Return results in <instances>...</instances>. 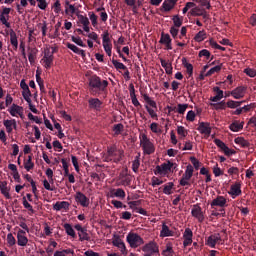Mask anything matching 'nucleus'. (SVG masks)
<instances>
[{
    "label": "nucleus",
    "mask_w": 256,
    "mask_h": 256,
    "mask_svg": "<svg viewBox=\"0 0 256 256\" xmlns=\"http://www.w3.org/2000/svg\"><path fill=\"white\" fill-rule=\"evenodd\" d=\"M107 87H109V81L103 80L97 75H92L88 79V89L91 95H101L107 91Z\"/></svg>",
    "instance_id": "f257e3e1"
},
{
    "label": "nucleus",
    "mask_w": 256,
    "mask_h": 256,
    "mask_svg": "<svg viewBox=\"0 0 256 256\" xmlns=\"http://www.w3.org/2000/svg\"><path fill=\"white\" fill-rule=\"evenodd\" d=\"M140 145L144 155H153L155 153V144L145 134L140 138Z\"/></svg>",
    "instance_id": "f03ea898"
},
{
    "label": "nucleus",
    "mask_w": 256,
    "mask_h": 256,
    "mask_svg": "<svg viewBox=\"0 0 256 256\" xmlns=\"http://www.w3.org/2000/svg\"><path fill=\"white\" fill-rule=\"evenodd\" d=\"M143 256H159V245L150 241L142 247Z\"/></svg>",
    "instance_id": "7ed1b4c3"
},
{
    "label": "nucleus",
    "mask_w": 256,
    "mask_h": 256,
    "mask_svg": "<svg viewBox=\"0 0 256 256\" xmlns=\"http://www.w3.org/2000/svg\"><path fill=\"white\" fill-rule=\"evenodd\" d=\"M127 243H129L130 247L136 249V247H141L145 243L141 236L137 233L130 232L126 237Z\"/></svg>",
    "instance_id": "20e7f679"
},
{
    "label": "nucleus",
    "mask_w": 256,
    "mask_h": 256,
    "mask_svg": "<svg viewBox=\"0 0 256 256\" xmlns=\"http://www.w3.org/2000/svg\"><path fill=\"white\" fill-rule=\"evenodd\" d=\"M109 157L113 159V163H119L125 155V152L121 149H117V146H110L107 148Z\"/></svg>",
    "instance_id": "39448f33"
},
{
    "label": "nucleus",
    "mask_w": 256,
    "mask_h": 256,
    "mask_svg": "<svg viewBox=\"0 0 256 256\" xmlns=\"http://www.w3.org/2000/svg\"><path fill=\"white\" fill-rule=\"evenodd\" d=\"M194 171L195 169L193 168V165L188 164L184 174L182 175V178L179 181L181 187H187V185H191L189 181H191V177H193Z\"/></svg>",
    "instance_id": "423d86ee"
},
{
    "label": "nucleus",
    "mask_w": 256,
    "mask_h": 256,
    "mask_svg": "<svg viewBox=\"0 0 256 256\" xmlns=\"http://www.w3.org/2000/svg\"><path fill=\"white\" fill-rule=\"evenodd\" d=\"M177 169V163H173L171 161H168L167 163H163L160 166H156V169L154 171V175H166L171 171V169Z\"/></svg>",
    "instance_id": "0eeeda50"
},
{
    "label": "nucleus",
    "mask_w": 256,
    "mask_h": 256,
    "mask_svg": "<svg viewBox=\"0 0 256 256\" xmlns=\"http://www.w3.org/2000/svg\"><path fill=\"white\" fill-rule=\"evenodd\" d=\"M54 59L55 56L53 55V52H51V48H45L44 57L41 60L45 69H51V67L53 66Z\"/></svg>",
    "instance_id": "6e6552de"
},
{
    "label": "nucleus",
    "mask_w": 256,
    "mask_h": 256,
    "mask_svg": "<svg viewBox=\"0 0 256 256\" xmlns=\"http://www.w3.org/2000/svg\"><path fill=\"white\" fill-rule=\"evenodd\" d=\"M192 217H195L199 223H203L205 221V214H203V209L199 204H195L191 210Z\"/></svg>",
    "instance_id": "1a4fd4ad"
},
{
    "label": "nucleus",
    "mask_w": 256,
    "mask_h": 256,
    "mask_svg": "<svg viewBox=\"0 0 256 256\" xmlns=\"http://www.w3.org/2000/svg\"><path fill=\"white\" fill-rule=\"evenodd\" d=\"M221 241H223V239H221V234L214 233V234H211L206 239V245H208V247H211V249H215L217 243H221Z\"/></svg>",
    "instance_id": "9d476101"
},
{
    "label": "nucleus",
    "mask_w": 256,
    "mask_h": 256,
    "mask_svg": "<svg viewBox=\"0 0 256 256\" xmlns=\"http://www.w3.org/2000/svg\"><path fill=\"white\" fill-rule=\"evenodd\" d=\"M172 41L173 40L171 39V36L169 34H165V32L161 33L159 43L161 45H165L167 51H171V49H173Z\"/></svg>",
    "instance_id": "9b49d317"
},
{
    "label": "nucleus",
    "mask_w": 256,
    "mask_h": 256,
    "mask_svg": "<svg viewBox=\"0 0 256 256\" xmlns=\"http://www.w3.org/2000/svg\"><path fill=\"white\" fill-rule=\"evenodd\" d=\"M245 93H247V87L246 86H238L234 90L230 92V95L234 99H243L245 97Z\"/></svg>",
    "instance_id": "f8f14e48"
},
{
    "label": "nucleus",
    "mask_w": 256,
    "mask_h": 256,
    "mask_svg": "<svg viewBox=\"0 0 256 256\" xmlns=\"http://www.w3.org/2000/svg\"><path fill=\"white\" fill-rule=\"evenodd\" d=\"M29 243V239L27 238V232L25 230H18L17 232V244L19 247H26Z\"/></svg>",
    "instance_id": "ddd939ff"
},
{
    "label": "nucleus",
    "mask_w": 256,
    "mask_h": 256,
    "mask_svg": "<svg viewBox=\"0 0 256 256\" xmlns=\"http://www.w3.org/2000/svg\"><path fill=\"white\" fill-rule=\"evenodd\" d=\"M20 87L22 91V97L25 99L27 103H31V90L29 89V85L25 82V80H21Z\"/></svg>",
    "instance_id": "4468645a"
},
{
    "label": "nucleus",
    "mask_w": 256,
    "mask_h": 256,
    "mask_svg": "<svg viewBox=\"0 0 256 256\" xmlns=\"http://www.w3.org/2000/svg\"><path fill=\"white\" fill-rule=\"evenodd\" d=\"M75 201L76 203H79V205H81V207H89V198L83 194L82 192H76L75 194Z\"/></svg>",
    "instance_id": "2eb2a0df"
},
{
    "label": "nucleus",
    "mask_w": 256,
    "mask_h": 256,
    "mask_svg": "<svg viewBox=\"0 0 256 256\" xmlns=\"http://www.w3.org/2000/svg\"><path fill=\"white\" fill-rule=\"evenodd\" d=\"M197 129L201 135H205L206 137L211 136L212 128L209 122H200Z\"/></svg>",
    "instance_id": "dca6fc26"
},
{
    "label": "nucleus",
    "mask_w": 256,
    "mask_h": 256,
    "mask_svg": "<svg viewBox=\"0 0 256 256\" xmlns=\"http://www.w3.org/2000/svg\"><path fill=\"white\" fill-rule=\"evenodd\" d=\"M243 192L241 191V182H236L235 184L230 186V191L228 195H231L232 199L235 197H239Z\"/></svg>",
    "instance_id": "f3484780"
},
{
    "label": "nucleus",
    "mask_w": 256,
    "mask_h": 256,
    "mask_svg": "<svg viewBox=\"0 0 256 256\" xmlns=\"http://www.w3.org/2000/svg\"><path fill=\"white\" fill-rule=\"evenodd\" d=\"M88 105L90 109H95V111H100L101 106L103 105V102H101L99 98H90L88 100Z\"/></svg>",
    "instance_id": "a211bd4d"
},
{
    "label": "nucleus",
    "mask_w": 256,
    "mask_h": 256,
    "mask_svg": "<svg viewBox=\"0 0 256 256\" xmlns=\"http://www.w3.org/2000/svg\"><path fill=\"white\" fill-rule=\"evenodd\" d=\"M66 47L70 49V51H73V53H76V55H80L82 59H85L86 54L85 50L80 49L79 47L75 46V44L72 43H66Z\"/></svg>",
    "instance_id": "6ab92c4d"
},
{
    "label": "nucleus",
    "mask_w": 256,
    "mask_h": 256,
    "mask_svg": "<svg viewBox=\"0 0 256 256\" xmlns=\"http://www.w3.org/2000/svg\"><path fill=\"white\" fill-rule=\"evenodd\" d=\"M225 205H227V199L223 196H217V198L211 202V207H225Z\"/></svg>",
    "instance_id": "aec40b11"
},
{
    "label": "nucleus",
    "mask_w": 256,
    "mask_h": 256,
    "mask_svg": "<svg viewBox=\"0 0 256 256\" xmlns=\"http://www.w3.org/2000/svg\"><path fill=\"white\" fill-rule=\"evenodd\" d=\"M110 197H117L118 199H125V190L122 188L112 189L110 191Z\"/></svg>",
    "instance_id": "412c9836"
},
{
    "label": "nucleus",
    "mask_w": 256,
    "mask_h": 256,
    "mask_svg": "<svg viewBox=\"0 0 256 256\" xmlns=\"http://www.w3.org/2000/svg\"><path fill=\"white\" fill-rule=\"evenodd\" d=\"M9 113L12 117H17V115H21V113H23V107L13 104L9 110Z\"/></svg>",
    "instance_id": "4be33fe9"
},
{
    "label": "nucleus",
    "mask_w": 256,
    "mask_h": 256,
    "mask_svg": "<svg viewBox=\"0 0 256 256\" xmlns=\"http://www.w3.org/2000/svg\"><path fill=\"white\" fill-rule=\"evenodd\" d=\"M0 191L6 199H11V194H9V188H7V181H0Z\"/></svg>",
    "instance_id": "5701e85b"
},
{
    "label": "nucleus",
    "mask_w": 256,
    "mask_h": 256,
    "mask_svg": "<svg viewBox=\"0 0 256 256\" xmlns=\"http://www.w3.org/2000/svg\"><path fill=\"white\" fill-rule=\"evenodd\" d=\"M161 237H173V231L169 229V226L167 224H162V230L160 231Z\"/></svg>",
    "instance_id": "b1692460"
},
{
    "label": "nucleus",
    "mask_w": 256,
    "mask_h": 256,
    "mask_svg": "<svg viewBox=\"0 0 256 256\" xmlns=\"http://www.w3.org/2000/svg\"><path fill=\"white\" fill-rule=\"evenodd\" d=\"M182 65L185 67L189 77H193V64L187 61V58H182Z\"/></svg>",
    "instance_id": "393cba45"
},
{
    "label": "nucleus",
    "mask_w": 256,
    "mask_h": 256,
    "mask_svg": "<svg viewBox=\"0 0 256 256\" xmlns=\"http://www.w3.org/2000/svg\"><path fill=\"white\" fill-rule=\"evenodd\" d=\"M243 103H245V100H242V101L228 100L226 102V107H228V109H237L238 107H241Z\"/></svg>",
    "instance_id": "a878e982"
},
{
    "label": "nucleus",
    "mask_w": 256,
    "mask_h": 256,
    "mask_svg": "<svg viewBox=\"0 0 256 256\" xmlns=\"http://www.w3.org/2000/svg\"><path fill=\"white\" fill-rule=\"evenodd\" d=\"M69 202L67 201H62V202H56L53 206L54 211H61V209H69Z\"/></svg>",
    "instance_id": "bb28decb"
},
{
    "label": "nucleus",
    "mask_w": 256,
    "mask_h": 256,
    "mask_svg": "<svg viewBox=\"0 0 256 256\" xmlns=\"http://www.w3.org/2000/svg\"><path fill=\"white\" fill-rule=\"evenodd\" d=\"M10 43L14 47L15 51H17L19 47V41L17 40V33H15L13 30L10 31Z\"/></svg>",
    "instance_id": "cd10ccee"
},
{
    "label": "nucleus",
    "mask_w": 256,
    "mask_h": 256,
    "mask_svg": "<svg viewBox=\"0 0 256 256\" xmlns=\"http://www.w3.org/2000/svg\"><path fill=\"white\" fill-rule=\"evenodd\" d=\"M244 122L239 123L238 121L233 122L230 124L229 129L230 131H233L234 133H237L243 129Z\"/></svg>",
    "instance_id": "c85d7f7f"
},
{
    "label": "nucleus",
    "mask_w": 256,
    "mask_h": 256,
    "mask_svg": "<svg viewBox=\"0 0 256 256\" xmlns=\"http://www.w3.org/2000/svg\"><path fill=\"white\" fill-rule=\"evenodd\" d=\"M214 91L217 92L216 96L211 97L210 101L213 103H217V101H221L223 99V90L219 89V87H215Z\"/></svg>",
    "instance_id": "c756f323"
},
{
    "label": "nucleus",
    "mask_w": 256,
    "mask_h": 256,
    "mask_svg": "<svg viewBox=\"0 0 256 256\" xmlns=\"http://www.w3.org/2000/svg\"><path fill=\"white\" fill-rule=\"evenodd\" d=\"M79 241H91V237L87 233V228H83L80 232H78Z\"/></svg>",
    "instance_id": "7c9ffc66"
},
{
    "label": "nucleus",
    "mask_w": 256,
    "mask_h": 256,
    "mask_svg": "<svg viewBox=\"0 0 256 256\" xmlns=\"http://www.w3.org/2000/svg\"><path fill=\"white\" fill-rule=\"evenodd\" d=\"M112 245H114V247H118L121 249V251H125V243L123 240H121V238H119V236L115 237V239L112 241Z\"/></svg>",
    "instance_id": "2f4dec72"
},
{
    "label": "nucleus",
    "mask_w": 256,
    "mask_h": 256,
    "mask_svg": "<svg viewBox=\"0 0 256 256\" xmlns=\"http://www.w3.org/2000/svg\"><path fill=\"white\" fill-rule=\"evenodd\" d=\"M206 39L207 32H205V30L199 31L194 37V41H196L197 43H201V41H205Z\"/></svg>",
    "instance_id": "473e14b6"
},
{
    "label": "nucleus",
    "mask_w": 256,
    "mask_h": 256,
    "mask_svg": "<svg viewBox=\"0 0 256 256\" xmlns=\"http://www.w3.org/2000/svg\"><path fill=\"white\" fill-rule=\"evenodd\" d=\"M64 229H65L67 235H69L73 239H75V237H77V234H75V230L73 229V226H71V224L65 223Z\"/></svg>",
    "instance_id": "72a5a7b5"
},
{
    "label": "nucleus",
    "mask_w": 256,
    "mask_h": 256,
    "mask_svg": "<svg viewBox=\"0 0 256 256\" xmlns=\"http://www.w3.org/2000/svg\"><path fill=\"white\" fill-rule=\"evenodd\" d=\"M162 255L164 256H173L175 255V251L173 250V244L167 243L166 249L162 251Z\"/></svg>",
    "instance_id": "f704fd0d"
},
{
    "label": "nucleus",
    "mask_w": 256,
    "mask_h": 256,
    "mask_svg": "<svg viewBox=\"0 0 256 256\" xmlns=\"http://www.w3.org/2000/svg\"><path fill=\"white\" fill-rule=\"evenodd\" d=\"M221 69H223V64L214 66L205 74V77H211V75H214V73H219Z\"/></svg>",
    "instance_id": "c9c22d12"
},
{
    "label": "nucleus",
    "mask_w": 256,
    "mask_h": 256,
    "mask_svg": "<svg viewBox=\"0 0 256 256\" xmlns=\"http://www.w3.org/2000/svg\"><path fill=\"white\" fill-rule=\"evenodd\" d=\"M234 141H235L236 145H241V147H243L244 149L249 147V145H250L249 141L245 140V138H243V137L235 138Z\"/></svg>",
    "instance_id": "e433bc0d"
},
{
    "label": "nucleus",
    "mask_w": 256,
    "mask_h": 256,
    "mask_svg": "<svg viewBox=\"0 0 256 256\" xmlns=\"http://www.w3.org/2000/svg\"><path fill=\"white\" fill-rule=\"evenodd\" d=\"M35 167V164L33 163V158L31 156H28V159L24 162V168L26 171H31Z\"/></svg>",
    "instance_id": "4c0bfd02"
},
{
    "label": "nucleus",
    "mask_w": 256,
    "mask_h": 256,
    "mask_svg": "<svg viewBox=\"0 0 256 256\" xmlns=\"http://www.w3.org/2000/svg\"><path fill=\"white\" fill-rule=\"evenodd\" d=\"M143 99L148 105H150V107H153V109H157V102L152 100L151 97H149V95L143 94Z\"/></svg>",
    "instance_id": "58836bf2"
},
{
    "label": "nucleus",
    "mask_w": 256,
    "mask_h": 256,
    "mask_svg": "<svg viewBox=\"0 0 256 256\" xmlns=\"http://www.w3.org/2000/svg\"><path fill=\"white\" fill-rule=\"evenodd\" d=\"M173 24L174 26L172 27H176L179 29V27H181V25H183V18L179 17V15H174L172 18Z\"/></svg>",
    "instance_id": "ea45409f"
},
{
    "label": "nucleus",
    "mask_w": 256,
    "mask_h": 256,
    "mask_svg": "<svg viewBox=\"0 0 256 256\" xmlns=\"http://www.w3.org/2000/svg\"><path fill=\"white\" fill-rule=\"evenodd\" d=\"M6 241H7L8 247H13L17 243V240L15 239V236H13L12 233L7 234Z\"/></svg>",
    "instance_id": "a19ab883"
},
{
    "label": "nucleus",
    "mask_w": 256,
    "mask_h": 256,
    "mask_svg": "<svg viewBox=\"0 0 256 256\" xmlns=\"http://www.w3.org/2000/svg\"><path fill=\"white\" fill-rule=\"evenodd\" d=\"M173 187H175V184L173 182H169L168 184L164 185L163 193L165 195H171V193H173Z\"/></svg>",
    "instance_id": "79ce46f5"
},
{
    "label": "nucleus",
    "mask_w": 256,
    "mask_h": 256,
    "mask_svg": "<svg viewBox=\"0 0 256 256\" xmlns=\"http://www.w3.org/2000/svg\"><path fill=\"white\" fill-rule=\"evenodd\" d=\"M112 64L114 65L115 69H117V71H119V69H121L122 71L127 70V66H125V64L115 60V58H112Z\"/></svg>",
    "instance_id": "37998d69"
},
{
    "label": "nucleus",
    "mask_w": 256,
    "mask_h": 256,
    "mask_svg": "<svg viewBox=\"0 0 256 256\" xmlns=\"http://www.w3.org/2000/svg\"><path fill=\"white\" fill-rule=\"evenodd\" d=\"M139 167H141V161L139 160V156H136L134 161L132 162V171L137 173L139 171Z\"/></svg>",
    "instance_id": "c03bdc74"
},
{
    "label": "nucleus",
    "mask_w": 256,
    "mask_h": 256,
    "mask_svg": "<svg viewBox=\"0 0 256 256\" xmlns=\"http://www.w3.org/2000/svg\"><path fill=\"white\" fill-rule=\"evenodd\" d=\"M37 56L36 48H32L28 54V61L33 65L35 63V57Z\"/></svg>",
    "instance_id": "a18cd8bd"
},
{
    "label": "nucleus",
    "mask_w": 256,
    "mask_h": 256,
    "mask_svg": "<svg viewBox=\"0 0 256 256\" xmlns=\"http://www.w3.org/2000/svg\"><path fill=\"white\" fill-rule=\"evenodd\" d=\"M66 5H68V8L65 9V13L66 15H75V11H77V9L75 8V6L73 4H69V1L66 2Z\"/></svg>",
    "instance_id": "49530a36"
},
{
    "label": "nucleus",
    "mask_w": 256,
    "mask_h": 256,
    "mask_svg": "<svg viewBox=\"0 0 256 256\" xmlns=\"http://www.w3.org/2000/svg\"><path fill=\"white\" fill-rule=\"evenodd\" d=\"M187 107H189V104H178L176 111L179 113V115H185Z\"/></svg>",
    "instance_id": "de8ad7c7"
},
{
    "label": "nucleus",
    "mask_w": 256,
    "mask_h": 256,
    "mask_svg": "<svg viewBox=\"0 0 256 256\" xmlns=\"http://www.w3.org/2000/svg\"><path fill=\"white\" fill-rule=\"evenodd\" d=\"M212 105L216 109V111L227 109V102L225 101H221L219 103L212 104Z\"/></svg>",
    "instance_id": "09e8293b"
},
{
    "label": "nucleus",
    "mask_w": 256,
    "mask_h": 256,
    "mask_svg": "<svg viewBox=\"0 0 256 256\" xmlns=\"http://www.w3.org/2000/svg\"><path fill=\"white\" fill-rule=\"evenodd\" d=\"M71 40L73 41V43H75L79 47H87V45H85V43H83V40L81 39V37L72 36Z\"/></svg>",
    "instance_id": "8fccbe9b"
},
{
    "label": "nucleus",
    "mask_w": 256,
    "mask_h": 256,
    "mask_svg": "<svg viewBox=\"0 0 256 256\" xmlns=\"http://www.w3.org/2000/svg\"><path fill=\"white\" fill-rule=\"evenodd\" d=\"M103 47H104V51L108 55V57H111L113 44H111V42H108L106 44H103Z\"/></svg>",
    "instance_id": "3c124183"
},
{
    "label": "nucleus",
    "mask_w": 256,
    "mask_h": 256,
    "mask_svg": "<svg viewBox=\"0 0 256 256\" xmlns=\"http://www.w3.org/2000/svg\"><path fill=\"white\" fill-rule=\"evenodd\" d=\"M190 13L193 17H201L203 10H201L199 7H195L191 9Z\"/></svg>",
    "instance_id": "603ef678"
},
{
    "label": "nucleus",
    "mask_w": 256,
    "mask_h": 256,
    "mask_svg": "<svg viewBox=\"0 0 256 256\" xmlns=\"http://www.w3.org/2000/svg\"><path fill=\"white\" fill-rule=\"evenodd\" d=\"M190 161L194 169H196V171H199V167H201V162H199V160H197V158H195L194 156L190 157Z\"/></svg>",
    "instance_id": "864d4df0"
},
{
    "label": "nucleus",
    "mask_w": 256,
    "mask_h": 256,
    "mask_svg": "<svg viewBox=\"0 0 256 256\" xmlns=\"http://www.w3.org/2000/svg\"><path fill=\"white\" fill-rule=\"evenodd\" d=\"M183 239H193V230L191 228H186L183 233Z\"/></svg>",
    "instance_id": "5fc2aeb1"
},
{
    "label": "nucleus",
    "mask_w": 256,
    "mask_h": 256,
    "mask_svg": "<svg viewBox=\"0 0 256 256\" xmlns=\"http://www.w3.org/2000/svg\"><path fill=\"white\" fill-rule=\"evenodd\" d=\"M194 3H200L201 7H206L207 9H211V4L209 0H192Z\"/></svg>",
    "instance_id": "6e6d98bb"
},
{
    "label": "nucleus",
    "mask_w": 256,
    "mask_h": 256,
    "mask_svg": "<svg viewBox=\"0 0 256 256\" xmlns=\"http://www.w3.org/2000/svg\"><path fill=\"white\" fill-rule=\"evenodd\" d=\"M175 6L169 2V1H164L163 4H162V8L164 9V11H171V9H173Z\"/></svg>",
    "instance_id": "4d7b16f0"
},
{
    "label": "nucleus",
    "mask_w": 256,
    "mask_h": 256,
    "mask_svg": "<svg viewBox=\"0 0 256 256\" xmlns=\"http://www.w3.org/2000/svg\"><path fill=\"white\" fill-rule=\"evenodd\" d=\"M128 205H129L130 209H133V211H136V209H138L139 205H141V200L130 201V202H128Z\"/></svg>",
    "instance_id": "13d9d810"
},
{
    "label": "nucleus",
    "mask_w": 256,
    "mask_h": 256,
    "mask_svg": "<svg viewBox=\"0 0 256 256\" xmlns=\"http://www.w3.org/2000/svg\"><path fill=\"white\" fill-rule=\"evenodd\" d=\"M123 129H124V126L121 123L115 124L113 127V131H115V135H121V131H123Z\"/></svg>",
    "instance_id": "bf43d9fd"
},
{
    "label": "nucleus",
    "mask_w": 256,
    "mask_h": 256,
    "mask_svg": "<svg viewBox=\"0 0 256 256\" xmlns=\"http://www.w3.org/2000/svg\"><path fill=\"white\" fill-rule=\"evenodd\" d=\"M214 143L217 147H219V149H221V151H223L227 147V144L221 141V139H214Z\"/></svg>",
    "instance_id": "052dcab7"
},
{
    "label": "nucleus",
    "mask_w": 256,
    "mask_h": 256,
    "mask_svg": "<svg viewBox=\"0 0 256 256\" xmlns=\"http://www.w3.org/2000/svg\"><path fill=\"white\" fill-rule=\"evenodd\" d=\"M78 19H79V22L85 26V25H89V18H87V16H83L81 14L78 15Z\"/></svg>",
    "instance_id": "680f3d73"
},
{
    "label": "nucleus",
    "mask_w": 256,
    "mask_h": 256,
    "mask_svg": "<svg viewBox=\"0 0 256 256\" xmlns=\"http://www.w3.org/2000/svg\"><path fill=\"white\" fill-rule=\"evenodd\" d=\"M170 35H172L173 39H177L179 35V28H176L175 26H172L170 28Z\"/></svg>",
    "instance_id": "e2e57ef3"
},
{
    "label": "nucleus",
    "mask_w": 256,
    "mask_h": 256,
    "mask_svg": "<svg viewBox=\"0 0 256 256\" xmlns=\"http://www.w3.org/2000/svg\"><path fill=\"white\" fill-rule=\"evenodd\" d=\"M89 17L93 27H97V15H95L93 12H89Z\"/></svg>",
    "instance_id": "0e129e2a"
},
{
    "label": "nucleus",
    "mask_w": 256,
    "mask_h": 256,
    "mask_svg": "<svg viewBox=\"0 0 256 256\" xmlns=\"http://www.w3.org/2000/svg\"><path fill=\"white\" fill-rule=\"evenodd\" d=\"M177 133H178V135H180L181 137H187V130H186L185 127H183V126H178V128H177Z\"/></svg>",
    "instance_id": "69168bd1"
},
{
    "label": "nucleus",
    "mask_w": 256,
    "mask_h": 256,
    "mask_svg": "<svg viewBox=\"0 0 256 256\" xmlns=\"http://www.w3.org/2000/svg\"><path fill=\"white\" fill-rule=\"evenodd\" d=\"M244 73H246L248 77H256V70L253 68L244 69Z\"/></svg>",
    "instance_id": "338daca9"
},
{
    "label": "nucleus",
    "mask_w": 256,
    "mask_h": 256,
    "mask_svg": "<svg viewBox=\"0 0 256 256\" xmlns=\"http://www.w3.org/2000/svg\"><path fill=\"white\" fill-rule=\"evenodd\" d=\"M186 120L190 122L195 121V112L193 110L188 111L186 115Z\"/></svg>",
    "instance_id": "774afa93"
}]
</instances>
